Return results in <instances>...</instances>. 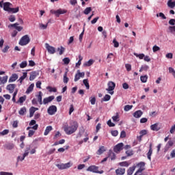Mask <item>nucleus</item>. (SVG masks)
Returning a JSON list of instances; mask_svg holds the SVG:
<instances>
[{
	"label": "nucleus",
	"instance_id": "1",
	"mask_svg": "<svg viewBox=\"0 0 175 175\" xmlns=\"http://www.w3.org/2000/svg\"><path fill=\"white\" fill-rule=\"evenodd\" d=\"M77 128H79V123L75 121L70 124V126H64V129L66 135H72V133H75V132L77 131Z\"/></svg>",
	"mask_w": 175,
	"mask_h": 175
},
{
	"label": "nucleus",
	"instance_id": "2",
	"mask_svg": "<svg viewBox=\"0 0 175 175\" xmlns=\"http://www.w3.org/2000/svg\"><path fill=\"white\" fill-rule=\"evenodd\" d=\"M29 42H31L29 36L28 35H25L21 38L19 44L20 46H27Z\"/></svg>",
	"mask_w": 175,
	"mask_h": 175
},
{
	"label": "nucleus",
	"instance_id": "3",
	"mask_svg": "<svg viewBox=\"0 0 175 175\" xmlns=\"http://www.w3.org/2000/svg\"><path fill=\"white\" fill-rule=\"evenodd\" d=\"M68 11L66 10H64V9H58L57 10H51L50 13H51V14H55V16L56 17H59L60 14H65V13H67Z\"/></svg>",
	"mask_w": 175,
	"mask_h": 175
},
{
	"label": "nucleus",
	"instance_id": "4",
	"mask_svg": "<svg viewBox=\"0 0 175 175\" xmlns=\"http://www.w3.org/2000/svg\"><path fill=\"white\" fill-rule=\"evenodd\" d=\"M88 172H92V173H98V174H103V170L99 171V167L96 165H90L88 169Z\"/></svg>",
	"mask_w": 175,
	"mask_h": 175
},
{
	"label": "nucleus",
	"instance_id": "5",
	"mask_svg": "<svg viewBox=\"0 0 175 175\" xmlns=\"http://www.w3.org/2000/svg\"><path fill=\"white\" fill-rule=\"evenodd\" d=\"M57 167L60 170H64L65 169H69V167H72L73 166V163L72 162H68L67 163H61L56 165Z\"/></svg>",
	"mask_w": 175,
	"mask_h": 175
},
{
	"label": "nucleus",
	"instance_id": "6",
	"mask_svg": "<svg viewBox=\"0 0 175 175\" xmlns=\"http://www.w3.org/2000/svg\"><path fill=\"white\" fill-rule=\"evenodd\" d=\"M108 88L106 89V91H109L111 95L114 94V88H116V83L113 81H109L107 83Z\"/></svg>",
	"mask_w": 175,
	"mask_h": 175
},
{
	"label": "nucleus",
	"instance_id": "7",
	"mask_svg": "<svg viewBox=\"0 0 175 175\" xmlns=\"http://www.w3.org/2000/svg\"><path fill=\"white\" fill-rule=\"evenodd\" d=\"M123 149H124V144L119 143L113 148V151L114 152H116V154H120V152H121L122 150Z\"/></svg>",
	"mask_w": 175,
	"mask_h": 175
},
{
	"label": "nucleus",
	"instance_id": "8",
	"mask_svg": "<svg viewBox=\"0 0 175 175\" xmlns=\"http://www.w3.org/2000/svg\"><path fill=\"white\" fill-rule=\"evenodd\" d=\"M136 167H137L139 169L137 171V173H142V172H144V170H146V168L144 167L146 166V163L141 161L135 165Z\"/></svg>",
	"mask_w": 175,
	"mask_h": 175
},
{
	"label": "nucleus",
	"instance_id": "9",
	"mask_svg": "<svg viewBox=\"0 0 175 175\" xmlns=\"http://www.w3.org/2000/svg\"><path fill=\"white\" fill-rule=\"evenodd\" d=\"M47 113L49 116H54L57 113V106L51 105L47 109Z\"/></svg>",
	"mask_w": 175,
	"mask_h": 175
},
{
	"label": "nucleus",
	"instance_id": "10",
	"mask_svg": "<svg viewBox=\"0 0 175 175\" xmlns=\"http://www.w3.org/2000/svg\"><path fill=\"white\" fill-rule=\"evenodd\" d=\"M45 47L49 54H55V48L54 46H50L48 43L45 44Z\"/></svg>",
	"mask_w": 175,
	"mask_h": 175
},
{
	"label": "nucleus",
	"instance_id": "11",
	"mask_svg": "<svg viewBox=\"0 0 175 175\" xmlns=\"http://www.w3.org/2000/svg\"><path fill=\"white\" fill-rule=\"evenodd\" d=\"M55 96H50L49 97L44 98L43 99V105H47V103H50V102H53V100H54L55 99Z\"/></svg>",
	"mask_w": 175,
	"mask_h": 175
},
{
	"label": "nucleus",
	"instance_id": "12",
	"mask_svg": "<svg viewBox=\"0 0 175 175\" xmlns=\"http://www.w3.org/2000/svg\"><path fill=\"white\" fill-rule=\"evenodd\" d=\"M16 87V84H9L7 85L6 90L9 91L10 94H13V92H14Z\"/></svg>",
	"mask_w": 175,
	"mask_h": 175
},
{
	"label": "nucleus",
	"instance_id": "13",
	"mask_svg": "<svg viewBox=\"0 0 175 175\" xmlns=\"http://www.w3.org/2000/svg\"><path fill=\"white\" fill-rule=\"evenodd\" d=\"M150 129L152 131H154L155 132H158V131L161 130V126H159V123H155L150 126Z\"/></svg>",
	"mask_w": 175,
	"mask_h": 175
},
{
	"label": "nucleus",
	"instance_id": "14",
	"mask_svg": "<svg viewBox=\"0 0 175 175\" xmlns=\"http://www.w3.org/2000/svg\"><path fill=\"white\" fill-rule=\"evenodd\" d=\"M10 5H12V3H10V2H5L3 3V10H5V12H10Z\"/></svg>",
	"mask_w": 175,
	"mask_h": 175
},
{
	"label": "nucleus",
	"instance_id": "15",
	"mask_svg": "<svg viewBox=\"0 0 175 175\" xmlns=\"http://www.w3.org/2000/svg\"><path fill=\"white\" fill-rule=\"evenodd\" d=\"M152 155V144L149 146V150L147 153V158L149 161H151V156Z\"/></svg>",
	"mask_w": 175,
	"mask_h": 175
},
{
	"label": "nucleus",
	"instance_id": "16",
	"mask_svg": "<svg viewBox=\"0 0 175 175\" xmlns=\"http://www.w3.org/2000/svg\"><path fill=\"white\" fill-rule=\"evenodd\" d=\"M38 75L39 74L36 71L31 72L29 77L30 81H33V80H35V79H36V77H38Z\"/></svg>",
	"mask_w": 175,
	"mask_h": 175
},
{
	"label": "nucleus",
	"instance_id": "17",
	"mask_svg": "<svg viewBox=\"0 0 175 175\" xmlns=\"http://www.w3.org/2000/svg\"><path fill=\"white\" fill-rule=\"evenodd\" d=\"M116 175H124L125 174V168H118L116 170Z\"/></svg>",
	"mask_w": 175,
	"mask_h": 175
},
{
	"label": "nucleus",
	"instance_id": "18",
	"mask_svg": "<svg viewBox=\"0 0 175 175\" xmlns=\"http://www.w3.org/2000/svg\"><path fill=\"white\" fill-rule=\"evenodd\" d=\"M18 79V75L17 74H13L9 79V83H13Z\"/></svg>",
	"mask_w": 175,
	"mask_h": 175
},
{
	"label": "nucleus",
	"instance_id": "19",
	"mask_svg": "<svg viewBox=\"0 0 175 175\" xmlns=\"http://www.w3.org/2000/svg\"><path fill=\"white\" fill-rule=\"evenodd\" d=\"M42 96H43V93L42 92H38V95L36 96L38 102L40 105H43V101L42 100Z\"/></svg>",
	"mask_w": 175,
	"mask_h": 175
},
{
	"label": "nucleus",
	"instance_id": "20",
	"mask_svg": "<svg viewBox=\"0 0 175 175\" xmlns=\"http://www.w3.org/2000/svg\"><path fill=\"white\" fill-rule=\"evenodd\" d=\"M8 76H4V77H0V85H2V84H6L8 83Z\"/></svg>",
	"mask_w": 175,
	"mask_h": 175
},
{
	"label": "nucleus",
	"instance_id": "21",
	"mask_svg": "<svg viewBox=\"0 0 175 175\" xmlns=\"http://www.w3.org/2000/svg\"><path fill=\"white\" fill-rule=\"evenodd\" d=\"M142 116H143V111L141 110H138L133 113V117H135V118H140Z\"/></svg>",
	"mask_w": 175,
	"mask_h": 175
},
{
	"label": "nucleus",
	"instance_id": "22",
	"mask_svg": "<svg viewBox=\"0 0 175 175\" xmlns=\"http://www.w3.org/2000/svg\"><path fill=\"white\" fill-rule=\"evenodd\" d=\"M105 151L106 148H105V146H100L97 150L96 154L97 155H102V154H103V152H105Z\"/></svg>",
	"mask_w": 175,
	"mask_h": 175
},
{
	"label": "nucleus",
	"instance_id": "23",
	"mask_svg": "<svg viewBox=\"0 0 175 175\" xmlns=\"http://www.w3.org/2000/svg\"><path fill=\"white\" fill-rule=\"evenodd\" d=\"M136 169V165H133V167H130L127 170V174L128 175H132L133 174V172H135V170Z\"/></svg>",
	"mask_w": 175,
	"mask_h": 175
},
{
	"label": "nucleus",
	"instance_id": "24",
	"mask_svg": "<svg viewBox=\"0 0 175 175\" xmlns=\"http://www.w3.org/2000/svg\"><path fill=\"white\" fill-rule=\"evenodd\" d=\"M38 110V108L31 107L29 109V117H33V114H35V111Z\"/></svg>",
	"mask_w": 175,
	"mask_h": 175
},
{
	"label": "nucleus",
	"instance_id": "25",
	"mask_svg": "<svg viewBox=\"0 0 175 175\" xmlns=\"http://www.w3.org/2000/svg\"><path fill=\"white\" fill-rule=\"evenodd\" d=\"M53 129V126H48L46 127V129L44 131V136H47L50 132H51V130Z\"/></svg>",
	"mask_w": 175,
	"mask_h": 175
},
{
	"label": "nucleus",
	"instance_id": "26",
	"mask_svg": "<svg viewBox=\"0 0 175 175\" xmlns=\"http://www.w3.org/2000/svg\"><path fill=\"white\" fill-rule=\"evenodd\" d=\"M35 87V84L31 83L26 90V94H31L32 91H33V88Z\"/></svg>",
	"mask_w": 175,
	"mask_h": 175
},
{
	"label": "nucleus",
	"instance_id": "27",
	"mask_svg": "<svg viewBox=\"0 0 175 175\" xmlns=\"http://www.w3.org/2000/svg\"><path fill=\"white\" fill-rule=\"evenodd\" d=\"M108 157H111V161H114V159L116 158V153L113 152L111 150H109Z\"/></svg>",
	"mask_w": 175,
	"mask_h": 175
},
{
	"label": "nucleus",
	"instance_id": "28",
	"mask_svg": "<svg viewBox=\"0 0 175 175\" xmlns=\"http://www.w3.org/2000/svg\"><path fill=\"white\" fill-rule=\"evenodd\" d=\"M6 150H13L14 148V144H7L4 146Z\"/></svg>",
	"mask_w": 175,
	"mask_h": 175
},
{
	"label": "nucleus",
	"instance_id": "29",
	"mask_svg": "<svg viewBox=\"0 0 175 175\" xmlns=\"http://www.w3.org/2000/svg\"><path fill=\"white\" fill-rule=\"evenodd\" d=\"M27 76V72H23V75L22 77H21L18 79V81H20L21 84H23V81L25 80L26 77Z\"/></svg>",
	"mask_w": 175,
	"mask_h": 175
},
{
	"label": "nucleus",
	"instance_id": "30",
	"mask_svg": "<svg viewBox=\"0 0 175 175\" xmlns=\"http://www.w3.org/2000/svg\"><path fill=\"white\" fill-rule=\"evenodd\" d=\"M167 6L171 9L175 8V1H172V0H169L167 2Z\"/></svg>",
	"mask_w": 175,
	"mask_h": 175
},
{
	"label": "nucleus",
	"instance_id": "31",
	"mask_svg": "<svg viewBox=\"0 0 175 175\" xmlns=\"http://www.w3.org/2000/svg\"><path fill=\"white\" fill-rule=\"evenodd\" d=\"M119 166L128 167L129 166V163L128 161H122L118 163Z\"/></svg>",
	"mask_w": 175,
	"mask_h": 175
},
{
	"label": "nucleus",
	"instance_id": "32",
	"mask_svg": "<svg viewBox=\"0 0 175 175\" xmlns=\"http://www.w3.org/2000/svg\"><path fill=\"white\" fill-rule=\"evenodd\" d=\"M26 99H27V96L25 95L23 96H21L19 98L17 103H24V102H25Z\"/></svg>",
	"mask_w": 175,
	"mask_h": 175
},
{
	"label": "nucleus",
	"instance_id": "33",
	"mask_svg": "<svg viewBox=\"0 0 175 175\" xmlns=\"http://www.w3.org/2000/svg\"><path fill=\"white\" fill-rule=\"evenodd\" d=\"M110 99H111V96L109 94H106L103 98H102V100L103 102H109V100H110Z\"/></svg>",
	"mask_w": 175,
	"mask_h": 175
},
{
	"label": "nucleus",
	"instance_id": "34",
	"mask_svg": "<svg viewBox=\"0 0 175 175\" xmlns=\"http://www.w3.org/2000/svg\"><path fill=\"white\" fill-rule=\"evenodd\" d=\"M63 81L65 83V84H67V83L69 81V78H68V72L64 73Z\"/></svg>",
	"mask_w": 175,
	"mask_h": 175
},
{
	"label": "nucleus",
	"instance_id": "35",
	"mask_svg": "<svg viewBox=\"0 0 175 175\" xmlns=\"http://www.w3.org/2000/svg\"><path fill=\"white\" fill-rule=\"evenodd\" d=\"M140 80L142 83H147V80H148V76L144 75L140 77Z\"/></svg>",
	"mask_w": 175,
	"mask_h": 175
},
{
	"label": "nucleus",
	"instance_id": "36",
	"mask_svg": "<svg viewBox=\"0 0 175 175\" xmlns=\"http://www.w3.org/2000/svg\"><path fill=\"white\" fill-rule=\"evenodd\" d=\"M20 8L18 7L16 8H10L9 13H18Z\"/></svg>",
	"mask_w": 175,
	"mask_h": 175
},
{
	"label": "nucleus",
	"instance_id": "37",
	"mask_svg": "<svg viewBox=\"0 0 175 175\" xmlns=\"http://www.w3.org/2000/svg\"><path fill=\"white\" fill-rule=\"evenodd\" d=\"M92 10V8L91 7H88L84 10L83 13L84 14H90Z\"/></svg>",
	"mask_w": 175,
	"mask_h": 175
},
{
	"label": "nucleus",
	"instance_id": "38",
	"mask_svg": "<svg viewBox=\"0 0 175 175\" xmlns=\"http://www.w3.org/2000/svg\"><path fill=\"white\" fill-rule=\"evenodd\" d=\"M26 112H27V109L25 107H22L19 110L18 113L20 114V116H24V114H25Z\"/></svg>",
	"mask_w": 175,
	"mask_h": 175
},
{
	"label": "nucleus",
	"instance_id": "39",
	"mask_svg": "<svg viewBox=\"0 0 175 175\" xmlns=\"http://www.w3.org/2000/svg\"><path fill=\"white\" fill-rule=\"evenodd\" d=\"M83 83L86 88V90H90V83H88V79H83Z\"/></svg>",
	"mask_w": 175,
	"mask_h": 175
},
{
	"label": "nucleus",
	"instance_id": "40",
	"mask_svg": "<svg viewBox=\"0 0 175 175\" xmlns=\"http://www.w3.org/2000/svg\"><path fill=\"white\" fill-rule=\"evenodd\" d=\"M113 57H114V54H113V53L108 54V55L107 57V61L108 64L111 62V58H113Z\"/></svg>",
	"mask_w": 175,
	"mask_h": 175
},
{
	"label": "nucleus",
	"instance_id": "41",
	"mask_svg": "<svg viewBox=\"0 0 175 175\" xmlns=\"http://www.w3.org/2000/svg\"><path fill=\"white\" fill-rule=\"evenodd\" d=\"M94 64V60L90 59L88 62L84 64V66H91Z\"/></svg>",
	"mask_w": 175,
	"mask_h": 175
},
{
	"label": "nucleus",
	"instance_id": "42",
	"mask_svg": "<svg viewBox=\"0 0 175 175\" xmlns=\"http://www.w3.org/2000/svg\"><path fill=\"white\" fill-rule=\"evenodd\" d=\"M46 90H49V92H57V88L51 86L46 87Z\"/></svg>",
	"mask_w": 175,
	"mask_h": 175
},
{
	"label": "nucleus",
	"instance_id": "43",
	"mask_svg": "<svg viewBox=\"0 0 175 175\" xmlns=\"http://www.w3.org/2000/svg\"><path fill=\"white\" fill-rule=\"evenodd\" d=\"M168 29L171 33L175 35V26H169Z\"/></svg>",
	"mask_w": 175,
	"mask_h": 175
},
{
	"label": "nucleus",
	"instance_id": "44",
	"mask_svg": "<svg viewBox=\"0 0 175 175\" xmlns=\"http://www.w3.org/2000/svg\"><path fill=\"white\" fill-rule=\"evenodd\" d=\"M134 55L137 58H139V59H143V58H144L145 57V55L144 53H141V54L134 53Z\"/></svg>",
	"mask_w": 175,
	"mask_h": 175
},
{
	"label": "nucleus",
	"instance_id": "45",
	"mask_svg": "<svg viewBox=\"0 0 175 175\" xmlns=\"http://www.w3.org/2000/svg\"><path fill=\"white\" fill-rule=\"evenodd\" d=\"M38 128H39V125L35 124L32 127H27V131H29L30 129H33L34 131H38Z\"/></svg>",
	"mask_w": 175,
	"mask_h": 175
},
{
	"label": "nucleus",
	"instance_id": "46",
	"mask_svg": "<svg viewBox=\"0 0 175 175\" xmlns=\"http://www.w3.org/2000/svg\"><path fill=\"white\" fill-rule=\"evenodd\" d=\"M157 17H161L163 20H166V16H165V14L162 12L157 14Z\"/></svg>",
	"mask_w": 175,
	"mask_h": 175
},
{
	"label": "nucleus",
	"instance_id": "47",
	"mask_svg": "<svg viewBox=\"0 0 175 175\" xmlns=\"http://www.w3.org/2000/svg\"><path fill=\"white\" fill-rule=\"evenodd\" d=\"M132 107H133V105H127L124 106V111H129V110H131Z\"/></svg>",
	"mask_w": 175,
	"mask_h": 175
},
{
	"label": "nucleus",
	"instance_id": "48",
	"mask_svg": "<svg viewBox=\"0 0 175 175\" xmlns=\"http://www.w3.org/2000/svg\"><path fill=\"white\" fill-rule=\"evenodd\" d=\"M125 68H126L127 72H131L132 70V66L129 64H126Z\"/></svg>",
	"mask_w": 175,
	"mask_h": 175
},
{
	"label": "nucleus",
	"instance_id": "49",
	"mask_svg": "<svg viewBox=\"0 0 175 175\" xmlns=\"http://www.w3.org/2000/svg\"><path fill=\"white\" fill-rule=\"evenodd\" d=\"M57 51H59V55H62L65 51V48H64L63 46H61L60 49L58 48Z\"/></svg>",
	"mask_w": 175,
	"mask_h": 175
},
{
	"label": "nucleus",
	"instance_id": "50",
	"mask_svg": "<svg viewBox=\"0 0 175 175\" xmlns=\"http://www.w3.org/2000/svg\"><path fill=\"white\" fill-rule=\"evenodd\" d=\"M84 132H85V131L84 130V128L82 127L79 131L77 137H81V136H83V133H84Z\"/></svg>",
	"mask_w": 175,
	"mask_h": 175
},
{
	"label": "nucleus",
	"instance_id": "51",
	"mask_svg": "<svg viewBox=\"0 0 175 175\" xmlns=\"http://www.w3.org/2000/svg\"><path fill=\"white\" fill-rule=\"evenodd\" d=\"M27 65H28V64L27 63V61L22 62L21 64H20V68H21L22 69H24V68H26Z\"/></svg>",
	"mask_w": 175,
	"mask_h": 175
},
{
	"label": "nucleus",
	"instance_id": "52",
	"mask_svg": "<svg viewBox=\"0 0 175 175\" xmlns=\"http://www.w3.org/2000/svg\"><path fill=\"white\" fill-rule=\"evenodd\" d=\"M63 62L65 65H68L69 62H70V59L69 57H65L63 59Z\"/></svg>",
	"mask_w": 175,
	"mask_h": 175
},
{
	"label": "nucleus",
	"instance_id": "53",
	"mask_svg": "<svg viewBox=\"0 0 175 175\" xmlns=\"http://www.w3.org/2000/svg\"><path fill=\"white\" fill-rule=\"evenodd\" d=\"M126 154L127 157H132V155H133V150H126Z\"/></svg>",
	"mask_w": 175,
	"mask_h": 175
},
{
	"label": "nucleus",
	"instance_id": "54",
	"mask_svg": "<svg viewBox=\"0 0 175 175\" xmlns=\"http://www.w3.org/2000/svg\"><path fill=\"white\" fill-rule=\"evenodd\" d=\"M159 50H161V48H159V46H157V45H154V46L152 47L153 53H157V51H159Z\"/></svg>",
	"mask_w": 175,
	"mask_h": 175
},
{
	"label": "nucleus",
	"instance_id": "55",
	"mask_svg": "<svg viewBox=\"0 0 175 175\" xmlns=\"http://www.w3.org/2000/svg\"><path fill=\"white\" fill-rule=\"evenodd\" d=\"M8 133H9L8 129H5L2 132H0V135H1V136H5V135H8Z\"/></svg>",
	"mask_w": 175,
	"mask_h": 175
},
{
	"label": "nucleus",
	"instance_id": "56",
	"mask_svg": "<svg viewBox=\"0 0 175 175\" xmlns=\"http://www.w3.org/2000/svg\"><path fill=\"white\" fill-rule=\"evenodd\" d=\"M9 21L11 23H14V21H16V16H14V15H11L9 18Z\"/></svg>",
	"mask_w": 175,
	"mask_h": 175
},
{
	"label": "nucleus",
	"instance_id": "57",
	"mask_svg": "<svg viewBox=\"0 0 175 175\" xmlns=\"http://www.w3.org/2000/svg\"><path fill=\"white\" fill-rule=\"evenodd\" d=\"M80 75L79 74V72H77L76 75H75V79L74 81L76 82V81H79V80H80Z\"/></svg>",
	"mask_w": 175,
	"mask_h": 175
},
{
	"label": "nucleus",
	"instance_id": "58",
	"mask_svg": "<svg viewBox=\"0 0 175 175\" xmlns=\"http://www.w3.org/2000/svg\"><path fill=\"white\" fill-rule=\"evenodd\" d=\"M96 103V98L95 97L90 98L91 105H95Z\"/></svg>",
	"mask_w": 175,
	"mask_h": 175
},
{
	"label": "nucleus",
	"instance_id": "59",
	"mask_svg": "<svg viewBox=\"0 0 175 175\" xmlns=\"http://www.w3.org/2000/svg\"><path fill=\"white\" fill-rule=\"evenodd\" d=\"M10 49V46H9L8 45H6V46L2 49V52H3V53H6L7 51H9Z\"/></svg>",
	"mask_w": 175,
	"mask_h": 175
},
{
	"label": "nucleus",
	"instance_id": "60",
	"mask_svg": "<svg viewBox=\"0 0 175 175\" xmlns=\"http://www.w3.org/2000/svg\"><path fill=\"white\" fill-rule=\"evenodd\" d=\"M111 133L112 136H114V137L118 136V131H117V130L112 131L111 132Z\"/></svg>",
	"mask_w": 175,
	"mask_h": 175
},
{
	"label": "nucleus",
	"instance_id": "61",
	"mask_svg": "<svg viewBox=\"0 0 175 175\" xmlns=\"http://www.w3.org/2000/svg\"><path fill=\"white\" fill-rule=\"evenodd\" d=\"M147 134V130H142L139 132V135L144 136Z\"/></svg>",
	"mask_w": 175,
	"mask_h": 175
},
{
	"label": "nucleus",
	"instance_id": "62",
	"mask_svg": "<svg viewBox=\"0 0 175 175\" xmlns=\"http://www.w3.org/2000/svg\"><path fill=\"white\" fill-rule=\"evenodd\" d=\"M168 24H170V25H175V19H170Z\"/></svg>",
	"mask_w": 175,
	"mask_h": 175
},
{
	"label": "nucleus",
	"instance_id": "63",
	"mask_svg": "<svg viewBox=\"0 0 175 175\" xmlns=\"http://www.w3.org/2000/svg\"><path fill=\"white\" fill-rule=\"evenodd\" d=\"M0 175H13V174L11 172H1Z\"/></svg>",
	"mask_w": 175,
	"mask_h": 175
},
{
	"label": "nucleus",
	"instance_id": "64",
	"mask_svg": "<svg viewBox=\"0 0 175 175\" xmlns=\"http://www.w3.org/2000/svg\"><path fill=\"white\" fill-rule=\"evenodd\" d=\"M170 133H174L175 132V124L171 127V129L170 130Z\"/></svg>",
	"mask_w": 175,
	"mask_h": 175
}]
</instances>
